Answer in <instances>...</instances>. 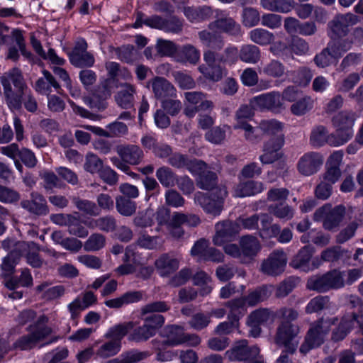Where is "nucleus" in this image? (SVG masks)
Here are the masks:
<instances>
[{"mask_svg":"<svg viewBox=\"0 0 363 363\" xmlns=\"http://www.w3.org/2000/svg\"><path fill=\"white\" fill-rule=\"evenodd\" d=\"M116 152L123 160L130 165L140 164L144 157L143 150L135 145H118Z\"/></svg>","mask_w":363,"mask_h":363,"instance_id":"5701e85b","label":"nucleus"},{"mask_svg":"<svg viewBox=\"0 0 363 363\" xmlns=\"http://www.w3.org/2000/svg\"><path fill=\"white\" fill-rule=\"evenodd\" d=\"M314 253V247L310 245L301 247L297 254L293 257L290 265L294 269H299L304 272H308L316 267H310V261Z\"/></svg>","mask_w":363,"mask_h":363,"instance_id":"393cba45","label":"nucleus"},{"mask_svg":"<svg viewBox=\"0 0 363 363\" xmlns=\"http://www.w3.org/2000/svg\"><path fill=\"white\" fill-rule=\"evenodd\" d=\"M156 177L162 186L172 188L176 185L177 175L170 167L162 166L157 169Z\"/></svg>","mask_w":363,"mask_h":363,"instance_id":"e433bc0d","label":"nucleus"},{"mask_svg":"<svg viewBox=\"0 0 363 363\" xmlns=\"http://www.w3.org/2000/svg\"><path fill=\"white\" fill-rule=\"evenodd\" d=\"M254 116V111L251 104L242 105L235 113L236 123L234 129H239L241 123H248L247 120L251 119Z\"/></svg>","mask_w":363,"mask_h":363,"instance_id":"680f3d73","label":"nucleus"},{"mask_svg":"<svg viewBox=\"0 0 363 363\" xmlns=\"http://www.w3.org/2000/svg\"><path fill=\"white\" fill-rule=\"evenodd\" d=\"M133 322H126L116 325L109 328L104 337L107 339H111L113 342H117L121 346L122 338L127 335L129 330L133 329Z\"/></svg>","mask_w":363,"mask_h":363,"instance_id":"f704fd0d","label":"nucleus"},{"mask_svg":"<svg viewBox=\"0 0 363 363\" xmlns=\"http://www.w3.org/2000/svg\"><path fill=\"white\" fill-rule=\"evenodd\" d=\"M227 195L228 191L225 187H218L210 194L196 193L194 201L206 213L216 216L221 213L223 208L224 199Z\"/></svg>","mask_w":363,"mask_h":363,"instance_id":"423d86ee","label":"nucleus"},{"mask_svg":"<svg viewBox=\"0 0 363 363\" xmlns=\"http://www.w3.org/2000/svg\"><path fill=\"white\" fill-rule=\"evenodd\" d=\"M136 88L129 83L121 84V89L116 95V101L122 108H130L134 105Z\"/></svg>","mask_w":363,"mask_h":363,"instance_id":"a878e982","label":"nucleus"},{"mask_svg":"<svg viewBox=\"0 0 363 363\" xmlns=\"http://www.w3.org/2000/svg\"><path fill=\"white\" fill-rule=\"evenodd\" d=\"M345 272L331 269L324 274L310 277L307 280L306 288L318 293L337 290L345 286Z\"/></svg>","mask_w":363,"mask_h":363,"instance_id":"39448f33","label":"nucleus"},{"mask_svg":"<svg viewBox=\"0 0 363 363\" xmlns=\"http://www.w3.org/2000/svg\"><path fill=\"white\" fill-rule=\"evenodd\" d=\"M208 31L218 30L229 35L238 38L242 35V27L233 18L225 16L216 18L208 25Z\"/></svg>","mask_w":363,"mask_h":363,"instance_id":"a211bd4d","label":"nucleus"},{"mask_svg":"<svg viewBox=\"0 0 363 363\" xmlns=\"http://www.w3.org/2000/svg\"><path fill=\"white\" fill-rule=\"evenodd\" d=\"M4 89V95L9 108L20 110L22 107V94L28 89L21 71L14 67L0 78Z\"/></svg>","mask_w":363,"mask_h":363,"instance_id":"f03ea898","label":"nucleus"},{"mask_svg":"<svg viewBox=\"0 0 363 363\" xmlns=\"http://www.w3.org/2000/svg\"><path fill=\"white\" fill-rule=\"evenodd\" d=\"M211 323V315L197 313L192 315L189 321V326L196 330H201L206 328Z\"/></svg>","mask_w":363,"mask_h":363,"instance_id":"338daca9","label":"nucleus"},{"mask_svg":"<svg viewBox=\"0 0 363 363\" xmlns=\"http://www.w3.org/2000/svg\"><path fill=\"white\" fill-rule=\"evenodd\" d=\"M260 13L253 7H244L242 11V24L247 28H252L259 24L261 21Z\"/></svg>","mask_w":363,"mask_h":363,"instance_id":"3c124183","label":"nucleus"},{"mask_svg":"<svg viewBox=\"0 0 363 363\" xmlns=\"http://www.w3.org/2000/svg\"><path fill=\"white\" fill-rule=\"evenodd\" d=\"M250 40L259 45L270 44L274 38V34L264 28H255L249 33Z\"/></svg>","mask_w":363,"mask_h":363,"instance_id":"09e8293b","label":"nucleus"},{"mask_svg":"<svg viewBox=\"0 0 363 363\" xmlns=\"http://www.w3.org/2000/svg\"><path fill=\"white\" fill-rule=\"evenodd\" d=\"M225 306L230 308L228 314V320H235L239 323L240 319L246 313V303L244 298H235L228 301Z\"/></svg>","mask_w":363,"mask_h":363,"instance_id":"c9c22d12","label":"nucleus"},{"mask_svg":"<svg viewBox=\"0 0 363 363\" xmlns=\"http://www.w3.org/2000/svg\"><path fill=\"white\" fill-rule=\"evenodd\" d=\"M330 298L328 296H317L308 302L306 307V312L308 314L318 313L330 307Z\"/></svg>","mask_w":363,"mask_h":363,"instance_id":"a19ab883","label":"nucleus"},{"mask_svg":"<svg viewBox=\"0 0 363 363\" xmlns=\"http://www.w3.org/2000/svg\"><path fill=\"white\" fill-rule=\"evenodd\" d=\"M156 333L157 332L151 326L143 323L142 325L134 329L128 339L136 342H145L155 335Z\"/></svg>","mask_w":363,"mask_h":363,"instance_id":"de8ad7c7","label":"nucleus"},{"mask_svg":"<svg viewBox=\"0 0 363 363\" xmlns=\"http://www.w3.org/2000/svg\"><path fill=\"white\" fill-rule=\"evenodd\" d=\"M155 264L160 274L167 277L178 269L179 261L170 254H163L156 259Z\"/></svg>","mask_w":363,"mask_h":363,"instance_id":"bb28decb","label":"nucleus"},{"mask_svg":"<svg viewBox=\"0 0 363 363\" xmlns=\"http://www.w3.org/2000/svg\"><path fill=\"white\" fill-rule=\"evenodd\" d=\"M143 298V293L140 291H128L120 297L107 300L105 305L111 308H120L124 305L140 301Z\"/></svg>","mask_w":363,"mask_h":363,"instance_id":"7c9ffc66","label":"nucleus"},{"mask_svg":"<svg viewBox=\"0 0 363 363\" xmlns=\"http://www.w3.org/2000/svg\"><path fill=\"white\" fill-rule=\"evenodd\" d=\"M357 118V114L352 111H342L336 114L332 119L333 125L339 131L344 134L350 135L352 138L353 135V125Z\"/></svg>","mask_w":363,"mask_h":363,"instance_id":"412c9836","label":"nucleus"},{"mask_svg":"<svg viewBox=\"0 0 363 363\" xmlns=\"http://www.w3.org/2000/svg\"><path fill=\"white\" fill-rule=\"evenodd\" d=\"M240 230L241 228L247 230H259V221L262 223V213L253 214L250 216H240L237 219Z\"/></svg>","mask_w":363,"mask_h":363,"instance_id":"79ce46f5","label":"nucleus"},{"mask_svg":"<svg viewBox=\"0 0 363 363\" xmlns=\"http://www.w3.org/2000/svg\"><path fill=\"white\" fill-rule=\"evenodd\" d=\"M264 189L263 184L254 180L240 182L234 187L233 193L236 197H245L254 196L262 192Z\"/></svg>","mask_w":363,"mask_h":363,"instance_id":"c85d7f7f","label":"nucleus"},{"mask_svg":"<svg viewBox=\"0 0 363 363\" xmlns=\"http://www.w3.org/2000/svg\"><path fill=\"white\" fill-rule=\"evenodd\" d=\"M70 62L77 67H90L94 64V57L88 52L69 53Z\"/></svg>","mask_w":363,"mask_h":363,"instance_id":"37998d69","label":"nucleus"},{"mask_svg":"<svg viewBox=\"0 0 363 363\" xmlns=\"http://www.w3.org/2000/svg\"><path fill=\"white\" fill-rule=\"evenodd\" d=\"M21 206L36 216H43L48 213L45 199L37 192L31 193L30 200H23L21 202Z\"/></svg>","mask_w":363,"mask_h":363,"instance_id":"b1692460","label":"nucleus"},{"mask_svg":"<svg viewBox=\"0 0 363 363\" xmlns=\"http://www.w3.org/2000/svg\"><path fill=\"white\" fill-rule=\"evenodd\" d=\"M323 163V156L315 152L304 154L297 163L298 172L303 176H311L315 174Z\"/></svg>","mask_w":363,"mask_h":363,"instance_id":"f3484780","label":"nucleus"},{"mask_svg":"<svg viewBox=\"0 0 363 363\" xmlns=\"http://www.w3.org/2000/svg\"><path fill=\"white\" fill-rule=\"evenodd\" d=\"M287 256L282 250H275L262 260L260 272L265 275L277 277L281 274L286 266Z\"/></svg>","mask_w":363,"mask_h":363,"instance_id":"1a4fd4ad","label":"nucleus"},{"mask_svg":"<svg viewBox=\"0 0 363 363\" xmlns=\"http://www.w3.org/2000/svg\"><path fill=\"white\" fill-rule=\"evenodd\" d=\"M120 350V345L117 342H113L110 340L99 347L96 352V354L101 358L106 359L117 354Z\"/></svg>","mask_w":363,"mask_h":363,"instance_id":"052dcab7","label":"nucleus"},{"mask_svg":"<svg viewBox=\"0 0 363 363\" xmlns=\"http://www.w3.org/2000/svg\"><path fill=\"white\" fill-rule=\"evenodd\" d=\"M68 233L74 236L84 238L89 235L88 230L84 226L79 217L72 215L67 226Z\"/></svg>","mask_w":363,"mask_h":363,"instance_id":"13d9d810","label":"nucleus"},{"mask_svg":"<svg viewBox=\"0 0 363 363\" xmlns=\"http://www.w3.org/2000/svg\"><path fill=\"white\" fill-rule=\"evenodd\" d=\"M271 295V291L267 286L258 287L250 292L247 296L242 297L249 306H255L257 304L264 301Z\"/></svg>","mask_w":363,"mask_h":363,"instance_id":"58836bf2","label":"nucleus"},{"mask_svg":"<svg viewBox=\"0 0 363 363\" xmlns=\"http://www.w3.org/2000/svg\"><path fill=\"white\" fill-rule=\"evenodd\" d=\"M359 21V16L350 12L335 15L328 24L331 33V38H340L345 37L350 32L349 28L357 24Z\"/></svg>","mask_w":363,"mask_h":363,"instance_id":"9d476101","label":"nucleus"},{"mask_svg":"<svg viewBox=\"0 0 363 363\" xmlns=\"http://www.w3.org/2000/svg\"><path fill=\"white\" fill-rule=\"evenodd\" d=\"M167 340L162 342V345L174 346L184 343V331L178 325H169L166 328Z\"/></svg>","mask_w":363,"mask_h":363,"instance_id":"4c0bfd02","label":"nucleus"},{"mask_svg":"<svg viewBox=\"0 0 363 363\" xmlns=\"http://www.w3.org/2000/svg\"><path fill=\"white\" fill-rule=\"evenodd\" d=\"M116 207L117 211L123 216H130L135 213L136 203L123 196L116 198Z\"/></svg>","mask_w":363,"mask_h":363,"instance_id":"49530a36","label":"nucleus"},{"mask_svg":"<svg viewBox=\"0 0 363 363\" xmlns=\"http://www.w3.org/2000/svg\"><path fill=\"white\" fill-rule=\"evenodd\" d=\"M345 213V208L343 206L340 205L333 209L324 206L316 210L313 216L315 220L323 218V228L328 230H333L342 222Z\"/></svg>","mask_w":363,"mask_h":363,"instance_id":"f8f14e48","label":"nucleus"},{"mask_svg":"<svg viewBox=\"0 0 363 363\" xmlns=\"http://www.w3.org/2000/svg\"><path fill=\"white\" fill-rule=\"evenodd\" d=\"M262 250L259 239L253 235H245L240 237L238 245L227 244L224 247L225 252L242 264L252 262Z\"/></svg>","mask_w":363,"mask_h":363,"instance_id":"20e7f679","label":"nucleus"},{"mask_svg":"<svg viewBox=\"0 0 363 363\" xmlns=\"http://www.w3.org/2000/svg\"><path fill=\"white\" fill-rule=\"evenodd\" d=\"M145 25L155 29L163 30L166 33L179 34L182 32L184 21L177 16L163 18L159 15H153L144 21Z\"/></svg>","mask_w":363,"mask_h":363,"instance_id":"9b49d317","label":"nucleus"},{"mask_svg":"<svg viewBox=\"0 0 363 363\" xmlns=\"http://www.w3.org/2000/svg\"><path fill=\"white\" fill-rule=\"evenodd\" d=\"M284 144V135L277 137H271L264 143L263 153L259 156V160L263 164H269L281 159L283 153L281 149Z\"/></svg>","mask_w":363,"mask_h":363,"instance_id":"2eb2a0df","label":"nucleus"},{"mask_svg":"<svg viewBox=\"0 0 363 363\" xmlns=\"http://www.w3.org/2000/svg\"><path fill=\"white\" fill-rule=\"evenodd\" d=\"M21 257L20 252L12 250L3 259L1 264L2 276L9 277L14 272L15 266Z\"/></svg>","mask_w":363,"mask_h":363,"instance_id":"6e6d98bb","label":"nucleus"},{"mask_svg":"<svg viewBox=\"0 0 363 363\" xmlns=\"http://www.w3.org/2000/svg\"><path fill=\"white\" fill-rule=\"evenodd\" d=\"M340 57L341 52H337L333 46L327 47L315 56L313 61L317 67L325 68L332 64L333 59L337 60Z\"/></svg>","mask_w":363,"mask_h":363,"instance_id":"72a5a7b5","label":"nucleus"},{"mask_svg":"<svg viewBox=\"0 0 363 363\" xmlns=\"http://www.w3.org/2000/svg\"><path fill=\"white\" fill-rule=\"evenodd\" d=\"M232 361H245L247 363H264L259 356V349L257 346H248L246 340L237 341L232 348L225 352Z\"/></svg>","mask_w":363,"mask_h":363,"instance_id":"6e6552de","label":"nucleus"},{"mask_svg":"<svg viewBox=\"0 0 363 363\" xmlns=\"http://www.w3.org/2000/svg\"><path fill=\"white\" fill-rule=\"evenodd\" d=\"M240 58L247 63H257L260 59L259 48L254 45H245L240 51Z\"/></svg>","mask_w":363,"mask_h":363,"instance_id":"a18cd8bd","label":"nucleus"},{"mask_svg":"<svg viewBox=\"0 0 363 363\" xmlns=\"http://www.w3.org/2000/svg\"><path fill=\"white\" fill-rule=\"evenodd\" d=\"M357 318L358 315L354 313L344 315L337 326L333 330L330 336L331 341L337 342L343 340L350 333L354 323L358 322Z\"/></svg>","mask_w":363,"mask_h":363,"instance_id":"4be33fe9","label":"nucleus"},{"mask_svg":"<svg viewBox=\"0 0 363 363\" xmlns=\"http://www.w3.org/2000/svg\"><path fill=\"white\" fill-rule=\"evenodd\" d=\"M200 223L199 218L194 214H186L181 212H174L168 223V232L174 239H180L184 235L182 225L195 227Z\"/></svg>","mask_w":363,"mask_h":363,"instance_id":"ddd939ff","label":"nucleus"},{"mask_svg":"<svg viewBox=\"0 0 363 363\" xmlns=\"http://www.w3.org/2000/svg\"><path fill=\"white\" fill-rule=\"evenodd\" d=\"M218 177L216 173L213 172H204L199 176L196 184L199 188L204 190L213 191L216 189Z\"/></svg>","mask_w":363,"mask_h":363,"instance_id":"5fc2aeb1","label":"nucleus"},{"mask_svg":"<svg viewBox=\"0 0 363 363\" xmlns=\"http://www.w3.org/2000/svg\"><path fill=\"white\" fill-rule=\"evenodd\" d=\"M272 217L268 213H262V225L259 230V236L262 239L278 237L281 227L278 224H272Z\"/></svg>","mask_w":363,"mask_h":363,"instance_id":"2f4dec72","label":"nucleus"},{"mask_svg":"<svg viewBox=\"0 0 363 363\" xmlns=\"http://www.w3.org/2000/svg\"><path fill=\"white\" fill-rule=\"evenodd\" d=\"M337 317L322 316L310 325L304 341L301 344L299 351L303 354H306L310 350L320 347L325 340L331 327L338 322Z\"/></svg>","mask_w":363,"mask_h":363,"instance_id":"7ed1b4c3","label":"nucleus"},{"mask_svg":"<svg viewBox=\"0 0 363 363\" xmlns=\"http://www.w3.org/2000/svg\"><path fill=\"white\" fill-rule=\"evenodd\" d=\"M268 210L269 212L275 217L284 220H291L294 215V210L293 208L287 204H283L282 203L279 204L270 205Z\"/></svg>","mask_w":363,"mask_h":363,"instance_id":"8fccbe9b","label":"nucleus"},{"mask_svg":"<svg viewBox=\"0 0 363 363\" xmlns=\"http://www.w3.org/2000/svg\"><path fill=\"white\" fill-rule=\"evenodd\" d=\"M313 100L309 96L298 98L291 106L290 110L295 116H303L312 109Z\"/></svg>","mask_w":363,"mask_h":363,"instance_id":"c03bdc74","label":"nucleus"},{"mask_svg":"<svg viewBox=\"0 0 363 363\" xmlns=\"http://www.w3.org/2000/svg\"><path fill=\"white\" fill-rule=\"evenodd\" d=\"M112 82L104 79L94 89L91 97L84 99V103L91 108L103 111L107 106L106 99L111 96Z\"/></svg>","mask_w":363,"mask_h":363,"instance_id":"4468645a","label":"nucleus"},{"mask_svg":"<svg viewBox=\"0 0 363 363\" xmlns=\"http://www.w3.org/2000/svg\"><path fill=\"white\" fill-rule=\"evenodd\" d=\"M272 318V314L267 308H259L252 311L247 317V320L259 325L266 323Z\"/></svg>","mask_w":363,"mask_h":363,"instance_id":"774afa93","label":"nucleus"},{"mask_svg":"<svg viewBox=\"0 0 363 363\" xmlns=\"http://www.w3.org/2000/svg\"><path fill=\"white\" fill-rule=\"evenodd\" d=\"M201 57L200 50L191 44H186L182 45L177 51L176 60L179 62L195 65L199 60Z\"/></svg>","mask_w":363,"mask_h":363,"instance_id":"cd10ccee","label":"nucleus"},{"mask_svg":"<svg viewBox=\"0 0 363 363\" xmlns=\"http://www.w3.org/2000/svg\"><path fill=\"white\" fill-rule=\"evenodd\" d=\"M48 322V318L42 315L38 317L36 322L28 327L27 330L30 332L37 342L44 340L52 333V328L46 325Z\"/></svg>","mask_w":363,"mask_h":363,"instance_id":"c756f323","label":"nucleus"},{"mask_svg":"<svg viewBox=\"0 0 363 363\" xmlns=\"http://www.w3.org/2000/svg\"><path fill=\"white\" fill-rule=\"evenodd\" d=\"M201 43L208 49L203 52L204 64L198 67L199 72L206 79L217 82L222 79L225 69L222 65L233 64L238 54V48L229 45L219 52L225 45L223 37L215 32L203 30L198 33Z\"/></svg>","mask_w":363,"mask_h":363,"instance_id":"f257e3e1","label":"nucleus"},{"mask_svg":"<svg viewBox=\"0 0 363 363\" xmlns=\"http://www.w3.org/2000/svg\"><path fill=\"white\" fill-rule=\"evenodd\" d=\"M328 131L323 125L315 126L311 131L310 141L314 147H321L327 142Z\"/></svg>","mask_w":363,"mask_h":363,"instance_id":"bf43d9fd","label":"nucleus"},{"mask_svg":"<svg viewBox=\"0 0 363 363\" xmlns=\"http://www.w3.org/2000/svg\"><path fill=\"white\" fill-rule=\"evenodd\" d=\"M240 233L237 220H225L216 225V235L213 238L214 245L220 246L224 243L232 241Z\"/></svg>","mask_w":363,"mask_h":363,"instance_id":"dca6fc26","label":"nucleus"},{"mask_svg":"<svg viewBox=\"0 0 363 363\" xmlns=\"http://www.w3.org/2000/svg\"><path fill=\"white\" fill-rule=\"evenodd\" d=\"M151 86L155 97L159 100L167 98H175L177 90L175 87L164 77H155L147 82V86Z\"/></svg>","mask_w":363,"mask_h":363,"instance_id":"6ab92c4d","label":"nucleus"},{"mask_svg":"<svg viewBox=\"0 0 363 363\" xmlns=\"http://www.w3.org/2000/svg\"><path fill=\"white\" fill-rule=\"evenodd\" d=\"M170 309V306L164 301H152L147 303L140 308V315H161Z\"/></svg>","mask_w":363,"mask_h":363,"instance_id":"603ef678","label":"nucleus"},{"mask_svg":"<svg viewBox=\"0 0 363 363\" xmlns=\"http://www.w3.org/2000/svg\"><path fill=\"white\" fill-rule=\"evenodd\" d=\"M259 73L272 78H280L285 74V67L280 61L272 60L261 68Z\"/></svg>","mask_w":363,"mask_h":363,"instance_id":"ea45409f","label":"nucleus"},{"mask_svg":"<svg viewBox=\"0 0 363 363\" xmlns=\"http://www.w3.org/2000/svg\"><path fill=\"white\" fill-rule=\"evenodd\" d=\"M294 0H260V6L271 12L286 13L294 7Z\"/></svg>","mask_w":363,"mask_h":363,"instance_id":"473e14b6","label":"nucleus"},{"mask_svg":"<svg viewBox=\"0 0 363 363\" xmlns=\"http://www.w3.org/2000/svg\"><path fill=\"white\" fill-rule=\"evenodd\" d=\"M250 103L255 107L273 111H279L283 106L281 96L278 91H272L255 96Z\"/></svg>","mask_w":363,"mask_h":363,"instance_id":"aec40b11","label":"nucleus"},{"mask_svg":"<svg viewBox=\"0 0 363 363\" xmlns=\"http://www.w3.org/2000/svg\"><path fill=\"white\" fill-rule=\"evenodd\" d=\"M106 238L100 233H94L84 242V250L88 252L97 251L105 246Z\"/></svg>","mask_w":363,"mask_h":363,"instance_id":"69168bd1","label":"nucleus"},{"mask_svg":"<svg viewBox=\"0 0 363 363\" xmlns=\"http://www.w3.org/2000/svg\"><path fill=\"white\" fill-rule=\"evenodd\" d=\"M72 202L79 211H82L86 214L93 216L100 214V209L93 201L81 199L79 197H73Z\"/></svg>","mask_w":363,"mask_h":363,"instance_id":"864d4df0","label":"nucleus"},{"mask_svg":"<svg viewBox=\"0 0 363 363\" xmlns=\"http://www.w3.org/2000/svg\"><path fill=\"white\" fill-rule=\"evenodd\" d=\"M104 167L103 161L95 154L89 152L85 157L84 169L91 173H99Z\"/></svg>","mask_w":363,"mask_h":363,"instance_id":"e2e57ef3","label":"nucleus"},{"mask_svg":"<svg viewBox=\"0 0 363 363\" xmlns=\"http://www.w3.org/2000/svg\"><path fill=\"white\" fill-rule=\"evenodd\" d=\"M299 327L288 321H282L277 328L274 342L279 346L288 349L289 352H296L298 346Z\"/></svg>","mask_w":363,"mask_h":363,"instance_id":"0eeeda50","label":"nucleus"},{"mask_svg":"<svg viewBox=\"0 0 363 363\" xmlns=\"http://www.w3.org/2000/svg\"><path fill=\"white\" fill-rule=\"evenodd\" d=\"M239 129L245 130V138L252 143H258L262 140V132L259 124L257 127H252L249 123H241Z\"/></svg>","mask_w":363,"mask_h":363,"instance_id":"0e129e2a","label":"nucleus"},{"mask_svg":"<svg viewBox=\"0 0 363 363\" xmlns=\"http://www.w3.org/2000/svg\"><path fill=\"white\" fill-rule=\"evenodd\" d=\"M260 128L262 134L271 135L272 137H277L282 134V123L279 121L272 120H263L259 123Z\"/></svg>","mask_w":363,"mask_h":363,"instance_id":"4d7b16f0","label":"nucleus"}]
</instances>
